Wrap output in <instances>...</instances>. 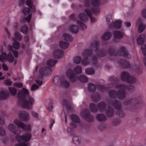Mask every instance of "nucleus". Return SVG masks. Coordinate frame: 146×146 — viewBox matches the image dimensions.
Masks as SVG:
<instances>
[{
  "label": "nucleus",
  "mask_w": 146,
  "mask_h": 146,
  "mask_svg": "<svg viewBox=\"0 0 146 146\" xmlns=\"http://www.w3.org/2000/svg\"><path fill=\"white\" fill-rule=\"evenodd\" d=\"M118 91L117 94L113 91H110L109 93V96L111 98L117 97L120 100H123L125 97V91L127 89L130 92H132L134 90V87L130 86L127 87L123 85H119L116 87Z\"/></svg>",
  "instance_id": "nucleus-1"
},
{
  "label": "nucleus",
  "mask_w": 146,
  "mask_h": 146,
  "mask_svg": "<svg viewBox=\"0 0 146 146\" xmlns=\"http://www.w3.org/2000/svg\"><path fill=\"white\" fill-rule=\"evenodd\" d=\"M22 36L20 34L19 32L16 31L14 33V37H13L11 39L13 40V42L12 44V45H9L7 47L8 50L10 52H12L13 54L16 58H17L18 56V53L16 50H13L14 48L16 50L19 49L20 48V45L19 43L17 42L16 40L19 41L20 40L22 39Z\"/></svg>",
  "instance_id": "nucleus-2"
},
{
  "label": "nucleus",
  "mask_w": 146,
  "mask_h": 146,
  "mask_svg": "<svg viewBox=\"0 0 146 146\" xmlns=\"http://www.w3.org/2000/svg\"><path fill=\"white\" fill-rule=\"evenodd\" d=\"M31 137V135L29 133L26 134L22 136H17L16 140L18 143L15 146H27Z\"/></svg>",
  "instance_id": "nucleus-3"
},
{
  "label": "nucleus",
  "mask_w": 146,
  "mask_h": 146,
  "mask_svg": "<svg viewBox=\"0 0 146 146\" xmlns=\"http://www.w3.org/2000/svg\"><path fill=\"white\" fill-rule=\"evenodd\" d=\"M67 76L69 77L70 81L74 82L78 80L80 82L83 83H86L88 82V78L84 75H80L79 78L77 76L73 74L72 71L68 69L66 72Z\"/></svg>",
  "instance_id": "nucleus-4"
},
{
  "label": "nucleus",
  "mask_w": 146,
  "mask_h": 146,
  "mask_svg": "<svg viewBox=\"0 0 146 146\" xmlns=\"http://www.w3.org/2000/svg\"><path fill=\"white\" fill-rule=\"evenodd\" d=\"M57 63V61L52 59L48 60L46 64L48 67H42L40 68L39 70L40 75L49 74L52 72V70L50 67L53 66Z\"/></svg>",
  "instance_id": "nucleus-5"
},
{
  "label": "nucleus",
  "mask_w": 146,
  "mask_h": 146,
  "mask_svg": "<svg viewBox=\"0 0 146 146\" xmlns=\"http://www.w3.org/2000/svg\"><path fill=\"white\" fill-rule=\"evenodd\" d=\"M28 100L29 101L25 99H21L18 101L19 105L28 110L31 109L35 100L34 98L31 96L29 97Z\"/></svg>",
  "instance_id": "nucleus-6"
},
{
  "label": "nucleus",
  "mask_w": 146,
  "mask_h": 146,
  "mask_svg": "<svg viewBox=\"0 0 146 146\" xmlns=\"http://www.w3.org/2000/svg\"><path fill=\"white\" fill-rule=\"evenodd\" d=\"M9 94L5 91L2 90L0 92V99L5 100L9 96ZM5 123L4 119L3 116H0V125H3ZM5 129L0 127V135L4 136L5 135Z\"/></svg>",
  "instance_id": "nucleus-7"
},
{
  "label": "nucleus",
  "mask_w": 146,
  "mask_h": 146,
  "mask_svg": "<svg viewBox=\"0 0 146 146\" xmlns=\"http://www.w3.org/2000/svg\"><path fill=\"white\" fill-rule=\"evenodd\" d=\"M107 24L110 26L116 28H119L121 27L122 21L121 20H117L114 22H113L112 17L111 15L108 16L106 18Z\"/></svg>",
  "instance_id": "nucleus-8"
},
{
  "label": "nucleus",
  "mask_w": 146,
  "mask_h": 146,
  "mask_svg": "<svg viewBox=\"0 0 146 146\" xmlns=\"http://www.w3.org/2000/svg\"><path fill=\"white\" fill-rule=\"evenodd\" d=\"M92 54V51L90 49H86L83 51L82 55L84 58L81 61L82 64L83 65L86 66L90 63L88 57L90 56Z\"/></svg>",
  "instance_id": "nucleus-9"
},
{
  "label": "nucleus",
  "mask_w": 146,
  "mask_h": 146,
  "mask_svg": "<svg viewBox=\"0 0 146 146\" xmlns=\"http://www.w3.org/2000/svg\"><path fill=\"white\" fill-rule=\"evenodd\" d=\"M120 77L122 80L126 81L127 82L130 84H133L136 81V80L134 76L129 75L127 72H123L122 73Z\"/></svg>",
  "instance_id": "nucleus-10"
},
{
  "label": "nucleus",
  "mask_w": 146,
  "mask_h": 146,
  "mask_svg": "<svg viewBox=\"0 0 146 146\" xmlns=\"http://www.w3.org/2000/svg\"><path fill=\"white\" fill-rule=\"evenodd\" d=\"M13 122L15 125L20 128L23 131H31V127L30 125L28 124L25 125L18 119H14Z\"/></svg>",
  "instance_id": "nucleus-11"
},
{
  "label": "nucleus",
  "mask_w": 146,
  "mask_h": 146,
  "mask_svg": "<svg viewBox=\"0 0 146 146\" xmlns=\"http://www.w3.org/2000/svg\"><path fill=\"white\" fill-rule=\"evenodd\" d=\"M14 60V58L11 52H9L7 55L5 52H3L0 54V61L1 62H3L4 61H7L9 63H12Z\"/></svg>",
  "instance_id": "nucleus-12"
},
{
  "label": "nucleus",
  "mask_w": 146,
  "mask_h": 146,
  "mask_svg": "<svg viewBox=\"0 0 146 146\" xmlns=\"http://www.w3.org/2000/svg\"><path fill=\"white\" fill-rule=\"evenodd\" d=\"M79 20H78L77 22V25L78 27L83 30L86 29V25L83 23V22L87 21L88 19V16L85 15L84 13H81L78 16Z\"/></svg>",
  "instance_id": "nucleus-13"
},
{
  "label": "nucleus",
  "mask_w": 146,
  "mask_h": 146,
  "mask_svg": "<svg viewBox=\"0 0 146 146\" xmlns=\"http://www.w3.org/2000/svg\"><path fill=\"white\" fill-rule=\"evenodd\" d=\"M25 4L29 7V9L26 7L23 8L22 12L24 15H26L30 12H32L35 11V7L33 6L32 0H27Z\"/></svg>",
  "instance_id": "nucleus-14"
},
{
  "label": "nucleus",
  "mask_w": 146,
  "mask_h": 146,
  "mask_svg": "<svg viewBox=\"0 0 146 146\" xmlns=\"http://www.w3.org/2000/svg\"><path fill=\"white\" fill-rule=\"evenodd\" d=\"M99 43L95 41L92 42L90 44V47L93 49L95 50V52L98 57H102L106 55V53L104 51L98 50V47Z\"/></svg>",
  "instance_id": "nucleus-15"
},
{
  "label": "nucleus",
  "mask_w": 146,
  "mask_h": 146,
  "mask_svg": "<svg viewBox=\"0 0 146 146\" xmlns=\"http://www.w3.org/2000/svg\"><path fill=\"white\" fill-rule=\"evenodd\" d=\"M110 104L115 109L117 110V111L116 113V114L118 116L123 117L124 116V113L121 109V105L120 103L117 101H115L111 103Z\"/></svg>",
  "instance_id": "nucleus-16"
},
{
  "label": "nucleus",
  "mask_w": 146,
  "mask_h": 146,
  "mask_svg": "<svg viewBox=\"0 0 146 146\" xmlns=\"http://www.w3.org/2000/svg\"><path fill=\"white\" fill-rule=\"evenodd\" d=\"M42 75H41L40 76L37 77L35 79L36 83L38 85L35 84H33L31 87V90L32 91H34L38 89L39 86H40L42 84Z\"/></svg>",
  "instance_id": "nucleus-17"
},
{
  "label": "nucleus",
  "mask_w": 146,
  "mask_h": 146,
  "mask_svg": "<svg viewBox=\"0 0 146 146\" xmlns=\"http://www.w3.org/2000/svg\"><path fill=\"white\" fill-rule=\"evenodd\" d=\"M7 128L10 132L16 135H19L21 133V130L17 128L13 124H9L7 126Z\"/></svg>",
  "instance_id": "nucleus-18"
},
{
  "label": "nucleus",
  "mask_w": 146,
  "mask_h": 146,
  "mask_svg": "<svg viewBox=\"0 0 146 146\" xmlns=\"http://www.w3.org/2000/svg\"><path fill=\"white\" fill-rule=\"evenodd\" d=\"M29 94L28 90L26 89L23 88L21 90L19 91L18 93V96L19 101L21 99H25V98Z\"/></svg>",
  "instance_id": "nucleus-19"
},
{
  "label": "nucleus",
  "mask_w": 146,
  "mask_h": 146,
  "mask_svg": "<svg viewBox=\"0 0 146 146\" xmlns=\"http://www.w3.org/2000/svg\"><path fill=\"white\" fill-rule=\"evenodd\" d=\"M18 115L19 117L24 121H27L29 119V114L26 111H19Z\"/></svg>",
  "instance_id": "nucleus-20"
},
{
  "label": "nucleus",
  "mask_w": 146,
  "mask_h": 146,
  "mask_svg": "<svg viewBox=\"0 0 146 146\" xmlns=\"http://www.w3.org/2000/svg\"><path fill=\"white\" fill-rule=\"evenodd\" d=\"M70 117L73 121L70 123V126L72 128H75L77 126L76 123L79 122V119L78 116L74 114L72 115Z\"/></svg>",
  "instance_id": "nucleus-21"
},
{
  "label": "nucleus",
  "mask_w": 146,
  "mask_h": 146,
  "mask_svg": "<svg viewBox=\"0 0 146 146\" xmlns=\"http://www.w3.org/2000/svg\"><path fill=\"white\" fill-rule=\"evenodd\" d=\"M81 115L86 118V120L88 121H91L93 119V117L90 115L89 111L88 110H85L81 113Z\"/></svg>",
  "instance_id": "nucleus-22"
},
{
  "label": "nucleus",
  "mask_w": 146,
  "mask_h": 146,
  "mask_svg": "<svg viewBox=\"0 0 146 146\" xmlns=\"http://www.w3.org/2000/svg\"><path fill=\"white\" fill-rule=\"evenodd\" d=\"M136 25L138 26V32L141 33L143 32L145 28V26L142 23V20L141 19H139L136 22Z\"/></svg>",
  "instance_id": "nucleus-23"
},
{
  "label": "nucleus",
  "mask_w": 146,
  "mask_h": 146,
  "mask_svg": "<svg viewBox=\"0 0 146 146\" xmlns=\"http://www.w3.org/2000/svg\"><path fill=\"white\" fill-rule=\"evenodd\" d=\"M119 51L120 55L123 56L125 58L127 59L131 57V55L128 54L124 47L123 46L121 47L120 48Z\"/></svg>",
  "instance_id": "nucleus-24"
},
{
  "label": "nucleus",
  "mask_w": 146,
  "mask_h": 146,
  "mask_svg": "<svg viewBox=\"0 0 146 146\" xmlns=\"http://www.w3.org/2000/svg\"><path fill=\"white\" fill-rule=\"evenodd\" d=\"M64 54V52L63 50H55L53 52V56L55 58H62Z\"/></svg>",
  "instance_id": "nucleus-25"
},
{
  "label": "nucleus",
  "mask_w": 146,
  "mask_h": 146,
  "mask_svg": "<svg viewBox=\"0 0 146 146\" xmlns=\"http://www.w3.org/2000/svg\"><path fill=\"white\" fill-rule=\"evenodd\" d=\"M62 39L67 42H71L73 40V38L69 34L64 33L63 34L62 37Z\"/></svg>",
  "instance_id": "nucleus-26"
},
{
  "label": "nucleus",
  "mask_w": 146,
  "mask_h": 146,
  "mask_svg": "<svg viewBox=\"0 0 146 146\" xmlns=\"http://www.w3.org/2000/svg\"><path fill=\"white\" fill-rule=\"evenodd\" d=\"M68 29L71 33L74 34H76L78 32V26L72 25L69 27Z\"/></svg>",
  "instance_id": "nucleus-27"
},
{
  "label": "nucleus",
  "mask_w": 146,
  "mask_h": 146,
  "mask_svg": "<svg viewBox=\"0 0 146 146\" xmlns=\"http://www.w3.org/2000/svg\"><path fill=\"white\" fill-rule=\"evenodd\" d=\"M145 38V36L142 34L139 36L137 40V43L139 44H142L144 42Z\"/></svg>",
  "instance_id": "nucleus-28"
},
{
  "label": "nucleus",
  "mask_w": 146,
  "mask_h": 146,
  "mask_svg": "<svg viewBox=\"0 0 146 146\" xmlns=\"http://www.w3.org/2000/svg\"><path fill=\"white\" fill-rule=\"evenodd\" d=\"M106 113L108 117H112L114 113L113 109L110 106L108 107L106 111Z\"/></svg>",
  "instance_id": "nucleus-29"
},
{
  "label": "nucleus",
  "mask_w": 146,
  "mask_h": 146,
  "mask_svg": "<svg viewBox=\"0 0 146 146\" xmlns=\"http://www.w3.org/2000/svg\"><path fill=\"white\" fill-rule=\"evenodd\" d=\"M113 35L114 38L117 39L121 38L123 37V33L122 32L117 31L114 32Z\"/></svg>",
  "instance_id": "nucleus-30"
},
{
  "label": "nucleus",
  "mask_w": 146,
  "mask_h": 146,
  "mask_svg": "<svg viewBox=\"0 0 146 146\" xmlns=\"http://www.w3.org/2000/svg\"><path fill=\"white\" fill-rule=\"evenodd\" d=\"M61 79L59 76H56L54 77L53 83L55 85H60L61 81L62 80Z\"/></svg>",
  "instance_id": "nucleus-31"
},
{
  "label": "nucleus",
  "mask_w": 146,
  "mask_h": 146,
  "mask_svg": "<svg viewBox=\"0 0 146 146\" xmlns=\"http://www.w3.org/2000/svg\"><path fill=\"white\" fill-rule=\"evenodd\" d=\"M111 36V34L109 32H107L104 34L102 36V38L103 40H108Z\"/></svg>",
  "instance_id": "nucleus-32"
},
{
  "label": "nucleus",
  "mask_w": 146,
  "mask_h": 146,
  "mask_svg": "<svg viewBox=\"0 0 146 146\" xmlns=\"http://www.w3.org/2000/svg\"><path fill=\"white\" fill-rule=\"evenodd\" d=\"M59 45L61 48L66 49L68 47L69 44L63 41H61L59 43Z\"/></svg>",
  "instance_id": "nucleus-33"
},
{
  "label": "nucleus",
  "mask_w": 146,
  "mask_h": 146,
  "mask_svg": "<svg viewBox=\"0 0 146 146\" xmlns=\"http://www.w3.org/2000/svg\"><path fill=\"white\" fill-rule=\"evenodd\" d=\"M96 117L98 120L100 121H104L106 119V116L101 114L97 115Z\"/></svg>",
  "instance_id": "nucleus-34"
},
{
  "label": "nucleus",
  "mask_w": 146,
  "mask_h": 146,
  "mask_svg": "<svg viewBox=\"0 0 146 146\" xmlns=\"http://www.w3.org/2000/svg\"><path fill=\"white\" fill-rule=\"evenodd\" d=\"M73 142L76 145H78L81 143V139L80 138L74 136L72 139Z\"/></svg>",
  "instance_id": "nucleus-35"
},
{
  "label": "nucleus",
  "mask_w": 146,
  "mask_h": 146,
  "mask_svg": "<svg viewBox=\"0 0 146 146\" xmlns=\"http://www.w3.org/2000/svg\"><path fill=\"white\" fill-rule=\"evenodd\" d=\"M88 89L90 93H93L95 90L96 88L95 86L92 84H89L88 86Z\"/></svg>",
  "instance_id": "nucleus-36"
},
{
  "label": "nucleus",
  "mask_w": 146,
  "mask_h": 146,
  "mask_svg": "<svg viewBox=\"0 0 146 146\" xmlns=\"http://www.w3.org/2000/svg\"><path fill=\"white\" fill-rule=\"evenodd\" d=\"M138 102L136 99L132 98L128 100L126 104L129 105L131 104L132 105L134 106L135 104H137Z\"/></svg>",
  "instance_id": "nucleus-37"
},
{
  "label": "nucleus",
  "mask_w": 146,
  "mask_h": 146,
  "mask_svg": "<svg viewBox=\"0 0 146 146\" xmlns=\"http://www.w3.org/2000/svg\"><path fill=\"white\" fill-rule=\"evenodd\" d=\"M60 85L66 88L69 86V83L67 81L63 79L61 81Z\"/></svg>",
  "instance_id": "nucleus-38"
},
{
  "label": "nucleus",
  "mask_w": 146,
  "mask_h": 146,
  "mask_svg": "<svg viewBox=\"0 0 146 146\" xmlns=\"http://www.w3.org/2000/svg\"><path fill=\"white\" fill-rule=\"evenodd\" d=\"M9 90L10 93L13 96L15 95L17 92V89L13 87H9Z\"/></svg>",
  "instance_id": "nucleus-39"
},
{
  "label": "nucleus",
  "mask_w": 146,
  "mask_h": 146,
  "mask_svg": "<svg viewBox=\"0 0 146 146\" xmlns=\"http://www.w3.org/2000/svg\"><path fill=\"white\" fill-rule=\"evenodd\" d=\"M85 73L88 75H92L94 73L95 71L92 68H87L85 70Z\"/></svg>",
  "instance_id": "nucleus-40"
},
{
  "label": "nucleus",
  "mask_w": 146,
  "mask_h": 146,
  "mask_svg": "<svg viewBox=\"0 0 146 146\" xmlns=\"http://www.w3.org/2000/svg\"><path fill=\"white\" fill-rule=\"evenodd\" d=\"M90 108L91 111L93 112H96L97 111V109L96 106L93 104H91L90 106Z\"/></svg>",
  "instance_id": "nucleus-41"
},
{
  "label": "nucleus",
  "mask_w": 146,
  "mask_h": 146,
  "mask_svg": "<svg viewBox=\"0 0 146 146\" xmlns=\"http://www.w3.org/2000/svg\"><path fill=\"white\" fill-rule=\"evenodd\" d=\"M105 104L104 103H101L99 104L98 105V108L100 110L103 112L105 108Z\"/></svg>",
  "instance_id": "nucleus-42"
},
{
  "label": "nucleus",
  "mask_w": 146,
  "mask_h": 146,
  "mask_svg": "<svg viewBox=\"0 0 146 146\" xmlns=\"http://www.w3.org/2000/svg\"><path fill=\"white\" fill-rule=\"evenodd\" d=\"M81 58L79 56L75 57L73 59L74 62L76 64H79L81 62Z\"/></svg>",
  "instance_id": "nucleus-43"
},
{
  "label": "nucleus",
  "mask_w": 146,
  "mask_h": 146,
  "mask_svg": "<svg viewBox=\"0 0 146 146\" xmlns=\"http://www.w3.org/2000/svg\"><path fill=\"white\" fill-rule=\"evenodd\" d=\"M121 64L124 68H128L130 66L129 64L127 61L125 60H122Z\"/></svg>",
  "instance_id": "nucleus-44"
},
{
  "label": "nucleus",
  "mask_w": 146,
  "mask_h": 146,
  "mask_svg": "<svg viewBox=\"0 0 146 146\" xmlns=\"http://www.w3.org/2000/svg\"><path fill=\"white\" fill-rule=\"evenodd\" d=\"M100 97V95L98 94H97L95 96L92 97L91 99L93 102H97L99 100Z\"/></svg>",
  "instance_id": "nucleus-45"
},
{
  "label": "nucleus",
  "mask_w": 146,
  "mask_h": 146,
  "mask_svg": "<svg viewBox=\"0 0 146 146\" xmlns=\"http://www.w3.org/2000/svg\"><path fill=\"white\" fill-rule=\"evenodd\" d=\"M74 71L75 72L77 73H81L82 72L81 67L79 66H78L76 67L74 69Z\"/></svg>",
  "instance_id": "nucleus-46"
},
{
  "label": "nucleus",
  "mask_w": 146,
  "mask_h": 146,
  "mask_svg": "<svg viewBox=\"0 0 146 146\" xmlns=\"http://www.w3.org/2000/svg\"><path fill=\"white\" fill-rule=\"evenodd\" d=\"M21 32L23 33L26 34L28 32V28L26 25L23 27L21 30Z\"/></svg>",
  "instance_id": "nucleus-47"
},
{
  "label": "nucleus",
  "mask_w": 146,
  "mask_h": 146,
  "mask_svg": "<svg viewBox=\"0 0 146 146\" xmlns=\"http://www.w3.org/2000/svg\"><path fill=\"white\" fill-rule=\"evenodd\" d=\"M107 125L105 124H102L98 126L99 129L101 131H104L106 129Z\"/></svg>",
  "instance_id": "nucleus-48"
},
{
  "label": "nucleus",
  "mask_w": 146,
  "mask_h": 146,
  "mask_svg": "<svg viewBox=\"0 0 146 146\" xmlns=\"http://www.w3.org/2000/svg\"><path fill=\"white\" fill-rule=\"evenodd\" d=\"M4 84L7 86H11L12 84V82L9 79H6L4 81Z\"/></svg>",
  "instance_id": "nucleus-49"
},
{
  "label": "nucleus",
  "mask_w": 146,
  "mask_h": 146,
  "mask_svg": "<svg viewBox=\"0 0 146 146\" xmlns=\"http://www.w3.org/2000/svg\"><path fill=\"white\" fill-rule=\"evenodd\" d=\"M141 49L144 55H146V45H142L141 46Z\"/></svg>",
  "instance_id": "nucleus-50"
},
{
  "label": "nucleus",
  "mask_w": 146,
  "mask_h": 146,
  "mask_svg": "<svg viewBox=\"0 0 146 146\" xmlns=\"http://www.w3.org/2000/svg\"><path fill=\"white\" fill-rule=\"evenodd\" d=\"M46 108L48 109L50 111H51L53 107L52 103L51 101L50 102V103L46 105Z\"/></svg>",
  "instance_id": "nucleus-51"
},
{
  "label": "nucleus",
  "mask_w": 146,
  "mask_h": 146,
  "mask_svg": "<svg viewBox=\"0 0 146 146\" xmlns=\"http://www.w3.org/2000/svg\"><path fill=\"white\" fill-rule=\"evenodd\" d=\"M13 85L17 88H19L22 87L23 85L21 83L16 82L13 84Z\"/></svg>",
  "instance_id": "nucleus-52"
},
{
  "label": "nucleus",
  "mask_w": 146,
  "mask_h": 146,
  "mask_svg": "<svg viewBox=\"0 0 146 146\" xmlns=\"http://www.w3.org/2000/svg\"><path fill=\"white\" fill-rule=\"evenodd\" d=\"M1 141L5 144L7 143L8 142V139L6 137H2L1 138Z\"/></svg>",
  "instance_id": "nucleus-53"
},
{
  "label": "nucleus",
  "mask_w": 146,
  "mask_h": 146,
  "mask_svg": "<svg viewBox=\"0 0 146 146\" xmlns=\"http://www.w3.org/2000/svg\"><path fill=\"white\" fill-rule=\"evenodd\" d=\"M3 69L5 71H7L8 69L7 66L5 63H3L2 65Z\"/></svg>",
  "instance_id": "nucleus-54"
},
{
  "label": "nucleus",
  "mask_w": 146,
  "mask_h": 146,
  "mask_svg": "<svg viewBox=\"0 0 146 146\" xmlns=\"http://www.w3.org/2000/svg\"><path fill=\"white\" fill-rule=\"evenodd\" d=\"M31 114L35 118H37L38 117V115L37 114V113L34 111H32L31 112Z\"/></svg>",
  "instance_id": "nucleus-55"
},
{
  "label": "nucleus",
  "mask_w": 146,
  "mask_h": 146,
  "mask_svg": "<svg viewBox=\"0 0 146 146\" xmlns=\"http://www.w3.org/2000/svg\"><path fill=\"white\" fill-rule=\"evenodd\" d=\"M97 62V58L96 57L93 56L92 59V64H96Z\"/></svg>",
  "instance_id": "nucleus-56"
},
{
  "label": "nucleus",
  "mask_w": 146,
  "mask_h": 146,
  "mask_svg": "<svg viewBox=\"0 0 146 146\" xmlns=\"http://www.w3.org/2000/svg\"><path fill=\"white\" fill-rule=\"evenodd\" d=\"M98 88L100 91L102 92H104L106 89V88L102 85L99 86Z\"/></svg>",
  "instance_id": "nucleus-57"
},
{
  "label": "nucleus",
  "mask_w": 146,
  "mask_h": 146,
  "mask_svg": "<svg viewBox=\"0 0 146 146\" xmlns=\"http://www.w3.org/2000/svg\"><path fill=\"white\" fill-rule=\"evenodd\" d=\"M31 17V14H30L28 16L25 18V20L27 21L28 23H29L30 21V19Z\"/></svg>",
  "instance_id": "nucleus-58"
},
{
  "label": "nucleus",
  "mask_w": 146,
  "mask_h": 146,
  "mask_svg": "<svg viewBox=\"0 0 146 146\" xmlns=\"http://www.w3.org/2000/svg\"><path fill=\"white\" fill-rule=\"evenodd\" d=\"M25 0H19L18 4L19 5H23L25 3Z\"/></svg>",
  "instance_id": "nucleus-59"
},
{
  "label": "nucleus",
  "mask_w": 146,
  "mask_h": 146,
  "mask_svg": "<svg viewBox=\"0 0 146 146\" xmlns=\"http://www.w3.org/2000/svg\"><path fill=\"white\" fill-rule=\"evenodd\" d=\"M125 25L127 27H129L131 26V24L129 22H125L124 23Z\"/></svg>",
  "instance_id": "nucleus-60"
},
{
  "label": "nucleus",
  "mask_w": 146,
  "mask_h": 146,
  "mask_svg": "<svg viewBox=\"0 0 146 146\" xmlns=\"http://www.w3.org/2000/svg\"><path fill=\"white\" fill-rule=\"evenodd\" d=\"M3 73L1 72H0V80H2L5 79V76H2Z\"/></svg>",
  "instance_id": "nucleus-61"
},
{
  "label": "nucleus",
  "mask_w": 146,
  "mask_h": 146,
  "mask_svg": "<svg viewBox=\"0 0 146 146\" xmlns=\"http://www.w3.org/2000/svg\"><path fill=\"white\" fill-rule=\"evenodd\" d=\"M136 72L138 74L141 73L142 72V69L140 68H138L137 70L136 71Z\"/></svg>",
  "instance_id": "nucleus-62"
},
{
  "label": "nucleus",
  "mask_w": 146,
  "mask_h": 146,
  "mask_svg": "<svg viewBox=\"0 0 146 146\" xmlns=\"http://www.w3.org/2000/svg\"><path fill=\"white\" fill-rule=\"evenodd\" d=\"M142 15L144 18H146V9L143 11Z\"/></svg>",
  "instance_id": "nucleus-63"
},
{
  "label": "nucleus",
  "mask_w": 146,
  "mask_h": 146,
  "mask_svg": "<svg viewBox=\"0 0 146 146\" xmlns=\"http://www.w3.org/2000/svg\"><path fill=\"white\" fill-rule=\"evenodd\" d=\"M67 131L68 134L69 135H71V129L69 128L68 127L67 128Z\"/></svg>",
  "instance_id": "nucleus-64"
}]
</instances>
